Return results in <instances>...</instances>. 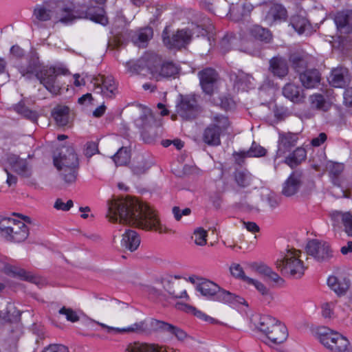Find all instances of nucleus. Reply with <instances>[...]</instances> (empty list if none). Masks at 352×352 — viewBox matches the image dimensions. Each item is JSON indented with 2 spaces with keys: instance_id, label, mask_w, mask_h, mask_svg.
<instances>
[{
  "instance_id": "6e6552de",
  "label": "nucleus",
  "mask_w": 352,
  "mask_h": 352,
  "mask_svg": "<svg viewBox=\"0 0 352 352\" xmlns=\"http://www.w3.org/2000/svg\"><path fill=\"white\" fill-rule=\"evenodd\" d=\"M23 76L28 74H35L36 77L40 80V82L52 94H58L60 89V85L56 79V70L54 67H43L39 71L36 68L30 67L25 72L21 71Z\"/></svg>"
},
{
  "instance_id": "2eb2a0df",
  "label": "nucleus",
  "mask_w": 352,
  "mask_h": 352,
  "mask_svg": "<svg viewBox=\"0 0 352 352\" xmlns=\"http://www.w3.org/2000/svg\"><path fill=\"white\" fill-rule=\"evenodd\" d=\"M200 85L206 94L211 95L217 88V74L210 68L199 73Z\"/></svg>"
},
{
  "instance_id": "c03bdc74",
  "label": "nucleus",
  "mask_w": 352,
  "mask_h": 352,
  "mask_svg": "<svg viewBox=\"0 0 352 352\" xmlns=\"http://www.w3.org/2000/svg\"><path fill=\"white\" fill-rule=\"evenodd\" d=\"M310 105L312 109L326 111L330 107V104L327 102L320 94H314L309 97Z\"/></svg>"
},
{
  "instance_id": "473e14b6",
  "label": "nucleus",
  "mask_w": 352,
  "mask_h": 352,
  "mask_svg": "<svg viewBox=\"0 0 352 352\" xmlns=\"http://www.w3.org/2000/svg\"><path fill=\"white\" fill-rule=\"evenodd\" d=\"M153 36V32L152 28L146 27L136 31L132 36V40L135 45L139 47H144Z\"/></svg>"
},
{
  "instance_id": "f3484780",
  "label": "nucleus",
  "mask_w": 352,
  "mask_h": 352,
  "mask_svg": "<svg viewBox=\"0 0 352 352\" xmlns=\"http://www.w3.org/2000/svg\"><path fill=\"white\" fill-rule=\"evenodd\" d=\"M176 108L177 113L185 119L194 118L197 111L195 98L190 96L183 98Z\"/></svg>"
},
{
  "instance_id": "412c9836",
  "label": "nucleus",
  "mask_w": 352,
  "mask_h": 352,
  "mask_svg": "<svg viewBox=\"0 0 352 352\" xmlns=\"http://www.w3.org/2000/svg\"><path fill=\"white\" fill-rule=\"evenodd\" d=\"M278 322L277 319L269 315H255L252 318L254 327L265 336Z\"/></svg>"
},
{
  "instance_id": "a211bd4d",
  "label": "nucleus",
  "mask_w": 352,
  "mask_h": 352,
  "mask_svg": "<svg viewBox=\"0 0 352 352\" xmlns=\"http://www.w3.org/2000/svg\"><path fill=\"white\" fill-rule=\"evenodd\" d=\"M287 336L288 332L285 325L278 321L266 334V343L269 345L281 344L287 340Z\"/></svg>"
},
{
  "instance_id": "c85d7f7f",
  "label": "nucleus",
  "mask_w": 352,
  "mask_h": 352,
  "mask_svg": "<svg viewBox=\"0 0 352 352\" xmlns=\"http://www.w3.org/2000/svg\"><path fill=\"white\" fill-rule=\"evenodd\" d=\"M197 290L202 296L214 300L217 293L219 291V286L209 280H204L197 284Z\"/></svg>"
},
{
  "instance_id": "5701e85b",
  "label": "nucleus",
  "mask_w": 352,
  "mask_h": 352,
  "mask_svg": "<svg viewBox=\"0 0 352 352\" xmlns=\"http://www.w3.org/2000/svg\"><path fill=\"white\" fill-rule=\"evenodd\" d=\"M245 38L250 41L255 40L268 43L272 39V34L267 29L258 25H253L248 28V34Z\"/></svg>"
},
{
  "instance_id": "680f3d73",
  "label": "nucleus",
  "mask_w": 352,
  "mask_h": 352,
  "mask_svg": "<svg viewBox=\"0 0 352 352\" xmlns=\"http://www.w3.org/2000/svg\"><path fill=\"white\" fill-rule=\"evenodd\" d=\"M188 301L184 300V302H177L175 305V308L183 312L188 314H192V311H195V307L188 303Z\"/></svg>"
},
{
  "instance_id": "c756f323",
  "label": "nucleus",
  "mask_w": 352,
  "mask_h": 352,
  "mask_svg": "<svg viewBox=\"0 0 352 352\" xmlns=\"http://www.w3.org/2000/svg\"><path fill=\"white\" fill-rule=\"evenodd\" d=\"M300 80L305 88L312 89L319 84L320 76L318 70L307 69L300 73Z\"/></svg>"
},
{
  "instance_id": "5fc2aeb1",
  "label": "nucleus",
  "mask_w": 352,
  "mask_h": 352,
  "mask_svg": "<svg viewBox=\"0 0 352 352\" xmlns=\"http://www.w3.org/2000/svg\"><path fill=\"white\" fill-rule=\"evenodd\" d=\"M291 61L293 63L294 67L300 72V69L304 68L307 66V56H300L298 55H292L290 58Z\"/></svg>"
},
{
  "instance_id": "864d4df0",
  "label": "nucleus",
  "mask_w": 352,
  "mask_h": 352,
  "mask_svg": "<svg viewBox=\"0 0 352 352\" xmlns=\"http://www.w3.org/2000/svg\"><path fill=\"white\" fill-rule=\"evenodd\" d=\"M230 272L234 277L241 279L245 283L246 282V278H249V277L245 274L242 267L238 263H232L230 267Z\"/></svg>"
},
{
  "instance_id": "0eeeda50",
  "label": "nucleus",
  "mask_w": 352,
  "mask_h": 352,
  "mask_svg": "<svg viewBox=\"0 0 352 352\" xmlns=\"http://www.w3.org/2000/svg\"><path fill=\"white\" fill-rule=\"evenodd\" d=\"M148 70L151 77L157 80L173 77L179 72L177 66L172 62H162L155 54H149L148 58Z\"/></svg>"
},
{
  "instance_id": "f257e3e1",
  "label": "nucleus",
  "mask_w": 352,
  "mask_h": 352,
  "mask_svg": "<svg viewBox=\"0 0 352 352\" xmlns=\"http://www.w3.org/2000/svg\"><path fill=\"white\" fill-rule=\"evenodd\" d=\"M107 206V217L111 222L119 221L146 230H153L160 233L167 230L160 223L155 212L148 205L136 199L126 197L110 200Z\"/></svg>"
},
{
  "instance_id": "c9c22d12",
  "label": "nucleus",
  "mask_w": 352,
  "mask_h": 352,
  "mask_svg": "<svg viewBox=\"0 0 352 352\" xmlns=\"http://www.w3.org/2000/svg\"><path fill=\"white\" fill-rule=\"evenodd\" d=\"M154 326L158 329L174 335L179 340L183 341L187 338V334L184 331L163 321L156 320L154 323Z\"/></svg>"
},
{
  "instance_id": "423d86ee",
  "label": "nucleus",
  "mask_w": 352,
  "mask_h": 352,
  "mask_svg": "<svg viewBox=\"0 0 352 352\" xmlns=\"http://www.w3.org/2000/svg\"><path fill=\"white\" fill-rule=\"evenodd\" d=\"M5 170L7 173L6 183L10 186L17 182L16 177L12 173H16L23 177H29L32 175V165L26 159L12 154L7 158Z\"/></svg>"
},
{
  "instance_id": "69168bd1",
  "label": "nucleus",
  "mask_w": 352,
  "mask_h": 352,
  "mask_svg": "<svg viewBox=\"0 0 352 352\" xmlns=\"http://www.w3.org/2000/svg\"><path fill=\"white\" fill-rule=\"evenodd\" d=\"M235 179L237 184L241 186H245L249 184V177L244 173H236L235 175Z\"/></svg>"
},
{
  "instance_id": "7c9ffc66",
  "label": "nucleus",
  "mask_w": 352,
  "mask_h": 352,
  "mask_svg": "<svg viewBox=\"0 0 352 352\" xmlns=\"http://www.w3.org/2000/svg\"><path fill=\"white\" fill-rule=\"evenodd\" d=\"M348 71L344 68H336L332 70L328 80L334 87H343L347 82Z\"/></svg>"
},
{
  "instance_id": "58836bf2",
  "label": "nucleus",
  "mask_w": 352,
  "mask_h": 352,
  "mask_svg": "<svg viewBox=\"0 0 352 352\" xmlns=\"http://www.w3.org/2000/svg\"><path fill=\"white\" fill-rule=\"evenodd\" d=\"M270 69L274 75L279 78L285 76L288 73L286 60L278 57L273 58L270 60Z\"/></svg>"
},
{
  "instance_id": "de8ad7c7",
  "label": "nucleus",
  "mask_w": 352,
  "mask_h": 352,
  "mask_svg": "<svg viewBox=\"0 0 352 352\" xmlns=\"http://www.w3.org/2000/svg\"><path fill=\"white\" fill-rule=\"evenodd\" d=\"M130 157V152L128 148L122 147L113 155V160L116 166H124L129 162Z\"/></svg>"
},
{
  "instance_id": "09e8293b",
  "label": "nucleus",
  "mask_w": 352,
  "mask_h": 352,
  "mask_svg": "<svg viewBox=\"0 0 352 352\" xmlns=\"http://www.w3.org/2000/svg\"><path fill=\"white\" fill-rule=\"evenodd\" d=\"M245 283L248 285L253 286L255 289L263 296H268L270 295V289L265 286L262 282L252 278H246Z\"/></svg>"
},
{
  "instance_id": "3c124183",
  "label": "nucleus",
  "mask_w": 352,
  "mask_h": 352,
  "mask_svg": "<svg viewBox=\"0 0 352 352\" xmlns=\"http://www.w3.org/2000/svg\"><path fill=\"white\" fill-rule=\"evenodd\" d=\"M98 324L100 326H101L102 327L106 328L107 329L108 332H111V331H113L118 333L135 332V331H138V329H140V326L137 323L133 324L130 326H128V327H124V328L109 327L104 323H100V322H98Z\"/></svg>"
},
{
  "instance_id": "0e129e2a",
  "label": "nucleus",
  "mask_w": 352,
  "mask_h": 352,
  "mask_svg": "<svg viewBox=\"0 0 352 352\" xmlns=\"http://www.w3.org/2000/svg\"><path fill=\"white\" fill-rule=\"evenodd\" d=\"M43 352H69V349L63 344H51L45 348Z\"/></svg>"
},
{
  "instance_id": "72a5a7b5",
  "label": "nucleus",
  "mask_w": 352,
  "mask_h": 352,
  "mask_svg": "<svg viewBox=\"0 0 352 352\" xmlns=\"http://www.w3.org/2000/svg\"><path fill=\"white\" fill-rule=\"evenodd\" d=\"M307 153L305 148L298 147L287 156L284 157V160L280 162H284L291 168L296 167L306 158Z\"/></svg>"
},
{
  "instance_id": "39448f33",
  "label": "nucleus",
  "mask_w": 352,
  "mask_h": 352,
  "mask_svg": "<svg viewBox=\"0 0 352 352\" xmlns=\"http://www.w3.org/2000/svg\"><path fill=\"white\" fill-rule=\"evenodd\" d=\"M54 164L58 170L62 171L66 182L72 183L76 180L78 160L72 147L63 148L59 155L54 157Z\"/></svg>"
},
{
  "instance_id": "20e7f679",
  "label": "nucleus",
  "mask_w": 352,
  "mask_h": 352,
  "mask_svg": "<svg viewBox=\"0 0 352 352\" xmlns=\"http://www.w3.org/2000/svg\"><path fill=\"white\" fill-rule=\"evenodd\" d=\"M34 16L40 21L52 19L55 22L65 23L78 18L70 9L65 8L62 1H58L55 6L52 3L37 6L34 10Z\"/></svg>"
},
{
  "instance_id": "ddd939ff",
  "label": "nucleus",
  "mask_w": 352,
  "mask_h": 352,
  "mask_svg": "<svg viewBox=\"0 0 352 352\" xmlns=\"http://www.w3.org/2000/svg\"><path fill=\"white\" fill-rule=\"evenodd\" d=\"M168 30L166 28L163 32V41L164 45L171 48H180L187 45L191 38V33L187 30H182L173 34L171 38L166 36Z\"/></svg>"
},
{
  "instance_id": "6e6d98bb",
  "label": "nucleus",
  "mask_w": 352,
  "mask_h": 352,
  "mask_svg": "<svg viewBox=\"0 0 352 352\" xmlns=\"http://www.w3.org/2000/svg\"><path fill=\"white\" fill-rule=\"evenodd\" d=\"M150 166L143 160L136 163H133L132 166V171L134 174L137 175H142L144 173L148 168Z\"/></svg>"
},
{
  "instance_id": "1a4fd4ad",
  "label": "nucleus",
  "mask_w": 352,
  "mask_h": 352,
  "mask_svg": "<svg viewBox=\"0 0 352 352\" xmlns=\"http://www.w3.org/2000/svg\"><path fill=\"white\" fill-rule=\"evenodd\" d=\"M10 259L5 256L0 255V277L6 275L13 278L28 280L36 285L40 284V278L34 276L23 269L11 263Z\"/></svg>"
},
{
  "instance_id": "b1692460",
  "label": "nucleus",
  "mask_w": 352,
  "mask_h": 352,
  "mask_svg": "<svg viewBox=\"0 0 352 352\" xmlns=\"http://www.w3.org/2000/svg\"><path fill=\"white\" fill-rule=\"evenodd\" d=\"M265 9L267 10L265 19L269 23L286 17V10L281 4L274 1H269L265 5Z\"/></svg>"
},
{
  "instance_id": "338daca9",
  "label": "nucleus",
  "mask_w": 352,
  "mask_h": 352,
  "mask_svg": "<svg viewBox=\"0 0 352 352\" xmlns=\"http://www.w3.org/2000/svg\"><path fill=\"white\" fill-rule=\"evenodd\" d=\"M329 169L331 174L333 175L334 176L338 175L340 174L343 169L344 166L343 164H339V163H334L331 162L329 164Z\"/></svg>"
},
{
  "instance_id": "a878e982",
  "label": "nucleus",
  "mask_w": 352,
  "mask_h": 352,
  "mask_svg": "<svg viewBox=\"0 0 352 352\" xmlns=\"http://www.w3.org/2000/svg\"><path fill=\"white\" fill-rule=\"evenodd\" d=\"M140 244V238L138 233L132 230H126L122 234L121 245L124 248L133 252Z\"/></svg>"
},
{
  "instance_id": "4468645a",
  "label": "nucleus",
  "mask_w": 352,
  "mask_h": 352,
  "mask_svg": "<svg viewBox=\"0 0 352 352\" xmlns=\"http://www.w3.org/2000/svg\"><path fill=\"white\" fill-rule=\"evenodd\" d=\"M306 250L308 254L318 261L326 260L332 256L329 245L326 242L311 240L308 242Z\"/></svg>"
},
{
  "instance_id": "e433bc0d",
  "label": "nucleus",
  "mask_w": 352,
  "mask_h": 352,
  "mask_svg": "<svg viewBox=\"0 0 352 352\" xmlns=\"http://www.w3.org/2000/svg\"><path fill=\"white\" fill-rule=\"evenodd\" d=\"M126 351L127 352H167L166 349L162 346L145 343L130 344Z\"/></svg>"
},
{
  "instance_id": "a18cd8bd",
  "label": "nucleus",
  "mask_w": 352,
  "mask_h": 352,
  "mask_svg": "<svg viewBox=\"0 0 352 352\" xmlns=\"http://www.w3.org/2000/svg\"><path fill=\"white\" fill-rule=\"evenodd\" d=\"M336 303L333 301L323 302L321 305L322 316L327 320H333L337 318Z\"/></svg>"
},
{
  "instance_id": "7ed1b4c3",
  "label": "nucleus",
  "mask_w": 352,
  "mask_h": 352,
  "mask_svg": "<svg viewBox=\"0 0 352 352\" xmlns=\"http://www.w3.org/2000/svg\"><path fill=\"white\" fill-rule=\"evenodd\" d=\"M315 338L329 352H347L351 341L343 333L329 328L319 327L314 332Z\"/></svg>"
},
{
  "instance_id": "f8f14e48",
  "label": "nucleus",
  "mask_w": 352,
  "mask_h": 352,
  "mask_svg": "<svg viewBox=\"0 0 352 352\" xmlns=\"http://www.w3.org/2000/svg\"><path fill=\"white\" fill-rule=\"evenodd\" d=\"M298 140L297 134L292 133H279L277 142V150L274 159L275 168H276L277 165L280 163L278 160L285 157V155L291 151V148L296 146Z\"/></svg>"
},
{
  "instance_id": "2f4dec72",
  "label": "nucleus",
  "mask_w": 352,
  "mask_h": 352,
  "mask_svg": "<svg viewBox=\"0 0 352 352\" xmlns=\"http://www.w3.org/2000/svg\"><path fill=\"white\" fill-rule=\"evenodd\" d=\"M28 233L27 226L23 221L19 219L7 240L17 243L21 242L27 239Z\"/></svg>"
},
{
  "instance_id": "e2e57ef3",
  "label": "nucleus",
  "mask_w": 352,
  "mask_h": 352,
  "mask_svg": "<svg viewBox=\"0 0 352 352\" xmlns=\"http://www.w3.org/2000/svg\"><path fill=\"white\" fill-rule=\"evenodd\" d=\"M16 111L23 115V116L30 118V119H35L36 118V114L34 112H32V111L29 110L28 109L21 106V104H19L15 108Z\"/></svg>"
},
{
  "instance_id": "393cba45",
  "label": "nucleus",
  "mask_w": 352,
  "mask_h": 352,
  "mask_svg": "<svg viewBox=\"0 0 352 352\" xmlns=\"http://www.w3.org/2000/svg\"><path fill=\"white\" fill-rule=\"evenodd\" d=\"M328 286L338 295L344 294L349 287V281L342 276L331 275L327 278Z\"/></svg>"
},
{
  "instance_id": "a19ab883",
  "label": "nucleus",
  "mask_w": 352,
  "mask_h": 352,
  "mask_svg": "<svg viewBox=\"0 0 352 352\" xmlns=\"http://www.w3.org/2000/svg\"><path fill=\"white\" fill-rule=\"evenodd\" d=\"M18 221L19 219L16 217L1 218L0 219V232L1 236L7 239Z\"/></svg>"
},
{
  "instance_id": "37998d69",
  "label": "nucleus",
  "mask_w": 352,
  "mask_h": 352,
  "mask_svg": "<svg viewBox=\"0 0 352 352\" xmlns=\"http://www.w3.org/2000/svg\"><path fill=\"white\" fill-rule=\"evenodd\" d=\"M283 94L292 102H298L300 100V88L292 83H288L283 87Z\"/></svg>"
},
{
  "instance_id": "052dcab7",
  "label": "nucleus",
  "mask_w": 352,
  "mask_h": 352,
  "mask_svg": "<svg viewBox=\"0 0 352 352\" xmlns=\"http://www.w3.org/2000/svg\"><path fill=\"white\" fill-rule=\"evenodd\" d=\"M266 154V150L261 146H252L248 151L247 157H258L264 156Z\"/></svg>"
},
{
  "instance_id": "774afa93",
  "label": "nucleus",
  "mask_w": 352,
  "mask_h": 352,
  "mask_svg": "<svg viewBox=\"0 0 352 352\" xmlns=\"http://www.w3.org/2000/svg\"><path fill=\"white\" fill-rule=\"evenodd\" d=\"M173 212L175 218L177 220H179L182 218V215L187 216L190 214V210L189 208H184L182 210H181L179 208L174 207L173 208Z\"/></svg>"
},
{
  "instance_id": "4be33fe9",
  "label": "nucleus",
  "mask_w": 352,
  "mask_h": 352,
  "mask_svg": "<svg viewBox=\"0 0 352 352\" xmlns=\"http://www.w3.org/2000/svg\"><path fill=\"white\" fill-rule=\"evenodd\" d=\"M339 32L344 34L352 32V10L339 12L334 18Z\"/></svg>"
},
{
  "instance_id": "f03ea898",
  "label": "nucleus",
  "mask_w": 352,
  "mask_h": 352,
  "mask_svg": "<svg viewBox=\"0 0 352 352\" xmlns=\"http://www.w3.org/2000/svg\"><path fill=\"white\" fill-rule=\"evenodd\" d=\"M275 265L283 275L293 278L302 277L306 269L301 251L294 248L281 252L275 261Z\"/></svg>"
},
{
  "instance_id": "dca6fc26",
  "label": "nucleus",
  "mask_w": 352,
  "mask_h": 352,
  "mask_svg": "<svg viewBox=\"0 0 352 352\" xmlns=\"http://www.w3.org/2000/svg\"><path fill=\"white\" fill-rule=\"evenodd\" d=\"M94 86L100 89V93L107 98L114 96L117 91V85L111 76H98L94 80Z\"/></svg>"
},
{
  "instance_id": "aec40b11",
  "label": "nucleus",
  "mask_w": 352,
  "mask_h": 352,
  "mask_svg": "<svg viewBox=\"0 0 352 352\" xmlns=\"http://www.w3.org/2000/svg\"><path fill=\"white\" fill-rule=\"evenodd\" d=\"M302 185L301 176L293 172L283 184L282 193L286 197L296 195Z\"/></svg>"
},
{
  "instance_id": "ea45409f",
  "label": "nucleus",
  "mask_w": 352,
  "mask_h": 352,
  "mask_svg": "<svg viewBox=\"0 0 352 352\" xmlns=\"http://www.w3.org/2000/svg\"><path fill=\"white\" fill-rule=\"evenodd\" d=\"M52 116L58 126H64L69 122V108L67 107H57L53 110Z\"/></svg>"
},
{
  "instance_id": "49530a36",
  "label": "nucleus",
  "mask_w": 352,
  "mask_h": 352,
  "mask_svg": "<svg viewBox=\"0 0 352 352\" xmlns=\"http://www.w3.org/2000/svg\"><path fill=\"white\" fill-rule=\"evenodd\" d=\"M291 25L298 34H302L309 24L305 16L294 15L291 19Z\"/></svg>"
},
{
  "instance_id": "9b49d317",
  "label": "nucleus",
  "mask_w": 352,
  "mask_h": 352,
  "mask_svg": "<svg viewBox=\"0 0 352 352\" xmlns=\"http://www.w3.org/2000/svg\"><path fill=\"white\" fill-rule=\"evenodd\" d=\"M105 1L106 0H90V5L87 6L85 10L78 14V17L87 18L102 25H107L108 18L102 7Z\"/></svg>"
},
{
  "instance_id": "603ef678",
  "label": "nucleus",
  "mask_w": 352,
  "mask_h": 352,
  "mask_svg": "<svg viewBox=\"0 0 352 352\" xmlns=\"http://www.w3.org/2000/svg\"><path fill=\"white\" fill-rule=\"evenodd\" d=\"M212 124L223 133L230 126V122L227 117L217 115L214 116Z\"/></svg>"
},
{
  "instance_id": "bf43d9fd",
  "label": "nucleus",
  "mask_w": 352,
  "mask_h": 352,
  "mask_svg": "<svg viewBox=\"0 0 352 352\" xmlns=\"http://www.w3.org/2000/svg\"><path fill=\"white\" fill-rule=\"evenodd\" d=\"M73 201L68 200L65 202L62 199H57L54 204V208L58 210L68 211L72 207H73Z\"/></svg>"
},
{
  "instance_id": "79ce46f5",
  "label": "nucleus",
  "mask_w": 352,
  "mask_h": 352,
  "mask_svg": "<svg viewBox=\"0 0 352 352\" xmlns=\"http://www.w3.org/2000/svg\"><path fill=\"white\" fill-rule=\"evenodd\" d=\"M253 6L250 3H245L241 6L230 9V16L233 20L239 21L242 17L248 16L253 10Z\"/></svg>"
},
{
  "instance_id": "cd10ccee",
  "label": "nucleus",
  "mask_w": 352,
  "mask_h": 352,
  "mask_svg": "<svg viewBox=\"0 0 352 352\" xmlns=\"http://www.w3.org/2000/svg\"><path fill=\"white\" fill-rule=\"evenodd\" d=\"M247 267L253 272L265 276L275 282H278L280 276L270 267L261 262H252L247 263Z\"/></svg>"
},
{
  "instance_id": "9d476101",
  "label": "nucleus",
  "mask_w": 352,
  "mask_h": 352,
  "mask_svg": "<svg viewBox=\"0 0 352 352\" xmlns=\"http://www.w3.org/2000/svg\"><path fill=\"white\" fill-rule=\"evenodd\" d=\"M162 285L171 298L190 301V298L187 293L184 281L177 277L168 276L162 279Z\"/></svg>"
},
{
  "instance_id": "13d9d810",
  "label": "nucleus",
  "mask_w": 352,
  "mask_h": 352,
  "mask_svg": "<svg viewBox=\"0 0 352 352\" xmlns=\"http://www.w3.org/2000/svg\"><path fill=\"white\" fill-rule=\"evenodd\" d=\"M192 315L196 316L199 319L205 321L210 324H217L219 323L218 320L215 318L207 315L206 314L202 312L200 310L197 309L195 307V311H192Z\"/></svg>"
},
{
  "instance_id": "f704fd0d",
  "label": "nucleus",
  "mask_w": 352,
  "mask_h": 352,
  "mask_svg": "<svg viewBox=\"0 0 352 352\" xmlns=\"http://www.w3.org/2000/svg\"><path fill=\"white\" fill-rule=\"evenodd\" d=\"M331 218L335 221H342L346 234L352 236V214L349 212H343L334 211L331 213Z\"/></svg>"
},
{
  "instance_id": "8fccbe9b",
  "label": "nucleus",
  "mask_w": 352,
  "mask_h": 352,
  "mask_svg": "<svg viewBox=\"0 0 352 352\" xmlns=\"http://www.w3.org/2000/svg\"><path fill=\"white\" fill-rule=\"evenodd\" d=\"M207 237V231L201 228L195 229L192 236L195 243L199 246H204L206 244Z\"/></svg>"
},
{
  "instance_id": "6ab92c4d",
  "label": "nucleus",
  "mask_w": 352,
  "mask_h": 352,
  "mask_svg": "<svg viewBox=\"0 0 352 352\" xmlns=\"http://www.w3.org/2000/svg\"><path fill=\"white\" fill-rule=\"evenodd\" d=\"M216 301L229 305L230 306L245 305L248 306L245 300L229 291L222 289L219 287V291L216 294L214 300Z\"/></svg>"
},
{
  "instance_id": "bb28decb",
  "label": "nucleus",
  "mask_w": 352,
  "mask_h": 352,
  "mask_svg": "<svg viewBox=\"0 0 352 352\" xmlns=\"http://www.w3.org/2000/svg\"><path fill=\"white\" fill-rule=\"evenodd\" d=\"M149 54L145 55L141 58L131 60L124 63L126 72L131 76L140 74L146 68L148 69V58Z\"/></svg>"
},
{
  "instance_id": "4d7b16f0",
  "label": "nucleus",
  "mask_w": 352,
  "mask_h": 352,
  "mask_svg": "<svg viewBox=\"0 0 352 352\" xmlns=\"http://www.w3.org/2000/svg\"><path fill=\"white\" fill-rule=\"evenodd\" d=\"M59 314L65 316L66 319L72 322H77L79 317L76 311L69 308L63 307L59 310Z\"/></svg>"
},
{
  "instance_id": "4c0bfd02",
  "label": "nucleus",
  "mask_w": 352,
  "mask_h": 352,
  "mask_svg": "<svg viewBox=\"0 0 352 352\" xmlns=\"http://www.w3.org/2000/svg\"><path fill=\"white\" fill-rule=\"evenodd\" d=\"M222 133L221 131L214 126L212 124L206 129L203 139L204 142L208 145L217 146L221 143L220 135Z\"/></svg>"
}]
</instances>
